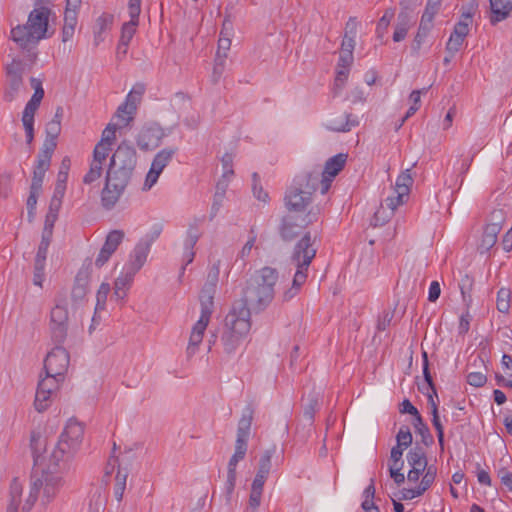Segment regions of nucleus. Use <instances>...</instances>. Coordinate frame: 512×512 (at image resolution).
Here are the masks:
<instances>
[{"label":"nucleus","instance_id":"nucleus-50","mask_svg":"<svg viewBox=\"0 0 512 512\" xmlns=\"http://www.w3.org/2000/svg\"><path fill=\"white\" fill-rule=\"evenodd\" d=\"M394 16H395L394 8H388L385 10L383 16L380 18V20L377 24L376 32H377L378 37H380V38L383 37L384 33H386V31L390 25V22L394 18Z\"/></svg>","mask_w":512,"mask_h":512},{"label":"nucleus","instance_id":"nucleus-8","mask_svg":"<svg viewBox=\"0 0 512 512\" xmlns=\"http://www.w3.org/2000/svg\"><path fill=\"white\" fill-rule=\"evenodd\" d=\"M61 486V477L54 475L53 472L45 473L41 477H32L29 495L22 506L23 512L31 511L37 501L40 489L43 487V497L46 502L51 501L55 496L58 488Z\"/></svg>","mask_w":512,"mask_h":512},{"label":"nucleus","instance_id":"nucleus-23","mask_svg":"<svg viewBox=\"0 0 512 512\" xmlns=\"http://www.w3.org/2000/svg\"><path fill=\"white\" fill-rule=\"evenodd\" d=\"M89 283V273L86 270H80L74 281V285L71 292V297L74 302H80L84 300Z\"/></svg>","mask_w":512,"mask_h":512},{"label":"nucleus","instance_id":"nucleus-64","mask_svg":"<svg viewBox=\"0 0 512 512\" xmlns=\"http://www.w3.org/2000/svg\"><path fill=\"white\" fill-rule=\"evenodd\" d=\"M466 380L471 386L482 387L487 382V376L482 372H470L467 374Z\"/></svg>","mask_w":512,"mask_h":512},{"label":"nucleus","instance_id":"nucleus-2","mask_svg":"<svg viewBox=\"0 0 512 512\" xmlns=\"http://www.w3.org/2000/svg\"><path fill=\"white\" fill-rule=\"evenodd\" d=\"M50 8L34 7L26 24L11 29V39L23 50L31 52L40 40L47 37Z\"/></svg>","mask_w":512,"mask_h":512},{"label":"nucleus","instance_id":"nucleus-42","mask_svg":"<svg viewBox=\"0 0 512 512\" xmlns=\"http://www.w3.org/2000/svg\"><path fill=\"white\" fill-rule=\"evenodd\" d=\"M112 23L113 16L110 14H102L100 17H98L94 31L96 45H98V43L103 40L101 37L102 33L108 29Z\"/></svg>","mask_w":512,"mask_h":512},{"label":"nucleus","instance_id":"nucleus-37","mask_svg":"<svg viewBox=\"0 0 512 512\" xmlns=\"http://www.w3.org/2000/svg\"><path fill=\"white\" fill-rule=\"evenodd\" d=\"M413 184V178L411 175V169H406L396 179L394 193L408 196L410 187Z\"/></svg>","mask_w":512,"mask_h":512},{"label":"nucleus","instance_id":"nucleus-22","mask_svg":"<svg viewBox=\"0 0 512 512\" xmlns=\"http://www.w3.org/2000/svg\"><path fill=\"white\" fill-rule=\"evenodd\" d=\"M133 173L120 170L109 166L106 176V184L117 188L118 191H123L127 187Z\"/></svg>","mask_w":512,"mask_h":512},{"label":"nucleus","instance_id":"nucleus-52","mask_svg":"<svg viewBox=\"0 0 512 512\" xmlns=\"http://www.w3.org/2000/svg\"><path fill=\"white\" fill-rule=\"evenodd\" d=\"M111 291L109 283L103 282L96 295V312L103 311L105 309L108 294Z\"/></svg>","mask_w":512,"mask_h":512},{"label":"nucleus","instance_id":"nucleus-41","mask_svg":"<svg viewBox=\"0 0 512 512\" xmlns=\"http://www.w3.org/2000/svg\"><path fill=\"white\" fill-rule=\"evenodd\" d=\"M511 292L508 288L502 287L497 292L496 308L501 313H508L510 310Z\"/></svg>","mask_w":512,"mask_h":512},{"label":"nucleus","instance_id":"nucleus-18","mask_svg":"<svg viewBox=\"0 0 512 512\" xmlns=\"http://www.w3.org/2000/svg\"><path fill=\"white\" fill-rule=\"evenodd\" d=\"M253 414L254 409L252 408L251 405L245 407L242 416L238 422L237 437L235 442L248 445Z\"/></svg>","mask_w":512,"mask_h":512},{"label":"nucleus","instance_id":"nucleus-10","mask_svg":"<svg viewBox=\"0 0 512 512\" xmlns=\"http://www.w3.org/2000/svg\"><path fill=\"white\" fill-rule=\"evenodd\" d=\"M69 353L62 346L57 344L46 356L44 360V370L49 376L64 378L69 366Z\"/></svg>","mask_w":512,"mask_h":512},{"label":"nucleus","instance_id":"nucleus-5","mask_svg":"<svg viewBox=\"0 0 512 512\" xmlns=\"http://www.w3.org/2000/svg\"><path fill=\"white\" fill-rule=\"evenodd\" d=\"M251 328L250 312L244 304H234L224 320V330L221 342L225 353L236 351Z\"/></svg>","mask_w":512,"mask_h":512},{"label":"nucleus","instance_id":"nucleus-58","mask_svg":"<svg viewBox=\"0 0 512 512\" xmlns=\"http://www.w3.org/2000/svg\"><path fill=\"white\" fill-rule=\"evenodd\" d=\"M463 20L457 22L454 26L452 34L465 38L469 33V21L471 20V14H463Z\"/></svg>","mask_w":512,"mask_h":512},{"label":"nucleus","instance_id":"nucleus-63","mask_svg":"<svg viewBox=\"0 0 512 512\" xmlns=\"http://www.w3.org/2000/svg\"><path fill=\"white\" fill-rule=\"evenodd\" d=\"M464 39L465 38L456 36L454 34L450 35V38L446 44V50L448 54H451V57H453L455 53H457L460 50L464 42Z\"/></svg>","mask_w":512,"mask_h":512},{"label":"nucleus","instance_id":"nucleus-61","mask_svg":"<svg viewBox=\"0 0 512 512\" xmlns=\"http://www.w3.org/2000/svg\"><path fill=\"white\" fill-rule=\"evenodd\" d=\"M127 473L122 474L119 470L115 477L114 495L118 501H121L126 487Z\"/></svg>","mask_w":512,"mask_h":512},{"label":"nucleus","instance_id":"nucleus-11","mask_svg":"<svg viewBox=\"0 0 512 512\" xmlns=\"http://www.w3.org/2000/svg\"><path fill=\"white\" fill-rule=\"evenodd\" d=\"M317 214L318 210L314 211L311 209L299 223L297 222V218L293 215L284 216L279 228L281 238L288 242L294 240L301 233L303 228L317 220Z\"/></svg>","mask_w":512,"mask_h":512},{"label":"nucleus","instance_id":"nucleus-51","mask_svg":"<svg viewBox=\"0 0 512 512\" xmlns=\"http://www.w3.org/2000/svg\"><path fill=\"white\" fill-rule=\"evenodd\" d=\"M63 380H64V378H61L58 376L57 377L49 376L46 374V376L44 378L40 379L37 387L42 388L43 390L54 394V392L59 387V383L62 382Z\"/></svg>","mask_w":512,"mask_h":512},{"label":"nucleus","instance_id":"nucleus-31","mask_svg":"<svg viewBox=\"0 0 512 512\" xmlns=\"http://www.w3.org/2000/svg\"><path fill=\"white\" fill-rule=\"evenodd\" d=\"M406 458H407V462L411 466V468L426 469L428 466L425 451L419 445H416L415 447H413L407 453Z\"/></svg>","mask_w":512,"mask_h":512},{"label":"nucleus","instance_id":"nucleus-32","mask_svg":"<svg viewBox=\"0 0 512 512\" xmlns=\"http://www.w3.org/2000/svg\"><path fill=\"white\" fill-rule=\"evenodd\" d=\"M50 165L51 162L37 159L31 182V188L33 190H41L45 174L49 169Z\"/></svg>","mask_w":512,"mask_h":512},{"label":"nucleus","instance_id":"nucleus-3","mask_svg":"<svg viewBox=\"0 0 512 512\" xmlns=\"http://www.w3.org/2000/svg\"><path fill=\"white\" fill-rule=\"evenodd\" d=\"M84 437V426L75 419H70L51 454L50 463L54 472H62L69 468V461L79 451Z\"/></svg>","mask_w":512,"mask_h":512},{"label":"nucleus","instance_id":"nucleus-7","mask_svg":"<svg viewBox=\"0 0 512 512\" xmlns=\"http://www.w3.org/2000/svg\"><path fill=\"white\" fill-rule=\"evenodd\" d=\"M216 289L205 287L201 289L199 295V301L201 306V315L199 320L193 325L189 343L187 346V354L189 357L194 355L198 350L199 345L203 341L204 333L207 329V326L210 322L211 315L213 313L214 308V294Z\"/></svg>","mask_w":512,"mask_h":512},{"label":"nucleus","instance_id":"nucleus-43","mask_svg":"<svg viewBox=\"0 0 512 512\" xmlns=\"http://www.w3.org/2000/svg\"><path fill=\"white\" fill-rule=\"evenodd\" d=\"M124 238V232L121 230H113L111 231L105 240V243L102 248L110 251L112 254L117 250L118 246L121 244Z\"/></svg>","mask_w":512,"mask_h":512},{"label":"nucleus","instance_id":"nucleus-27","mask_svg":"<svg viewBox=\"0 0 512 512\" xmlns=\"http://www.w3.org/2000/svg\"><path fill=\"white\" fill-rule=\"evenodd\" d=\"M134 276V274L124 269V272L115 280L113 297L116 300H123L126 297L127 291L133 282Z\"/></svg>","mask_w":512,"mask_h":512},{"label":"nucleus","instance_id":"nucleus-16","mask_svg":"<svg viewBox=\"0 0 512 512\" xmlns=\"http://www.w3.org/2000/svg\"><path fill=\"white\" fill-rule=\"evenodd\" d=\"M248 445L235 442V452L229 460L227 467V479L225 490L227 497L230 498L236 485V467L237 464L245 458Z\"/></svg>","mask_w":512,"mask_h":512},{"label":"nucleus","instance_id":"nucleus-57","mask_svg":"<svg viewBox=\"0 0 512 512\" xmlns=\"http://www.w3.org/2000/svg\"><path fill=\"white\" fill-rule=\"evenodd\" d=\"M111 151V147L102 143H97L94 151H93V163H98V165H103L105 162L109 152Z\"/></svg>","mask_w":512,"mask_h":512},{"label":"nucleus","instance_id":"nucleus-34","mask_svg":"<svg viewBox=\"0 0 512 512\" xmlns=\"http://www.w3.org/2000/svg\"><path fill=\"white\" fill-rule=\"evenodd\" d=\"M123 194V191H118L117 188H113L108 184H105V187L102 191L101 201L102 205L105 209H112L115 204L118 202L119 198Z\"/></svg>","mask_w":512,"mask_h":512},{"label":"nucleus","instance_id":"nucleus-19","mask_svg":"<svg viewBox=\"0 0 512 512\" xmlns=\"http://www.w3.org/2000/svg\"><path fill=\"white\" fill-rule=\"evenodd\" d=\"M490 2V22L492 25L507 19L512 12L511 0H489Z\"/></svg>","mask_w":512,"mask_h":512},{"label":"nucleus","instance_id":"nucleus-30","mask_svg":"<svg viewBox=\"0 0 512 512\" xmlns=\"http://www.w3.org/2000/svg\"><path fill=\"white\" fill-rule=\"evenodd\" d=\"M138 23H139L138 19L130 18L129 22H126L123 24L122 29H121L120 40H119V43L117 46V54L118 55L120 54L122 47L128 48V45L136 32V27H137Z\"/></svg>","mask_w":512,"mask_h":512},{"label":"nucleus","instance_id":"nucleus-29","mask_svg":"<svg viewBox=\"0 0 512 512\" xmlns=\"http://www.w3.org/2000/svg\"><path fill=\"white\" fill-rule=\"evenodd\" d=\"M23 492V485L18 478L11 481L9 488V502L6 512H18L21 503V496Z\"/></svg>","mask_w":512,"mask_h":512},{"label":"nucleus","instance_id":"nucleus-53","mask_svg":"<svg viewBox=\"0 0 512 512\" xmlns=\"http://www.w3.org/2000/svg\"><path fill=\"white\" fill-rule=\"evenodd\" d=\"M120 128L118 124L109 123L102 132L101 140L98 143L112 146L116 140V131Z\"/></svg>","mask_w":512,"mask_h":512},{"label":"nucleus","instance_id":"nucleus-55","mask_svg":"<svg viewBox=\"0 0 512 512\" xmlns=\"http://www.w3.org/2000/svg\"><path fill=\"white\" fill-rule=\"evenodd\" d=\"M219 274H220V261H217L209 267L207 279H206L204 286L216 289L217 283L219 280Z\"/></svg>","mask_w":512,"mask_h":512},{"label":"nucleus","instance_id":"nucleus-9","mask_svg":"<svg viewBox=\"0 0 512 512\" xmlns=\"http://www.w3.org/2000/svg\"><path fill=\"white\" fill-rule=\"evenodd\" d=\"M69 313L64 300H57L50 312L49 329L52 340L63 344L68 332Z\"/></svg>","mask_w":512,"mask_h":512},{"label":"nucleus","instance_id":"nucleus-21","mask_svg":"<svg viewBox=\"0 0 512 512\" xmlns=\"http://www.w3.org/2000/svg\"><path fill=\"white\" fill-rule=\"evenodd\" d=\"M39 106L40 104L29 100L23 111L22 123L26 133L27 144H31L34 139V116Z\"/></svg>","mask_w":512,"mask_h":512},{"label":"nucleus","instance_id":"nucleus-33","mask_svg":"<svg viewBox=\"0 0 512 512\" xmlns=\"http://www.w3.org/2000/svg\"><path fill=\"white\" fill-rule=\"evenodd\" d=\"M428 404L431 407V414H432V424L437 432V438L440 445V448L444 449V428L441 423L439 414H438V405L432 398V395H429V401Z\"/></svg>","mask_w":512,"mask_h":512},{"label":"nucleus","instance_id":"nucleus-44","mask_svg":"<svg viewBox=\"0 0 512 512\" xmlns=\"http://www.w3.org/2000/svg\"><path fill=\"white\" fill-rule=\"evenodd\" d=\"M276 453V446H272L268 449H266L263 454L261 455L260 459H259V464H258V471L259 473H262V474H265V475H269L270 473V470H271V459L273 457V455Z\"/></svg>","mask_w":512,"mask_h":512},{"label":"nucleus","instance_id":"nucleus-24","mask_svg":"<svg viewBox=\"0 0 512 512\" xmlns=\"http://www.w3.org/2000/svg\"><path fill=\"white\" fill-rule=\"evenodd\" d=\"M415 23V15H408L406 12H400L397 17L393 40L400 42L405 39L408 30Z\"/></svg>","mask_w":512,"mask_h":512},{"label":"nucleus","instance_id":"nucleus-46","mask_svg":"<svg viewBox=\"0 0 512 512\" xmlns=\"http://www.w3.org/2000/svg\"><path fill=\"white\" fill-rule=\"evenodd\" d=\"M7 85L6 98L11 101L23 85V76L7 74Z\"/></svg>","mask_w":512,"mask_h":512},{"label":"nucleus","instance_id":"nucleus-39","mask_svg":"<svg viewBox=\"0 0 512 512\" xmlns=\"http://www.w3.org/2000/svg\"><path fill=\"white\" fill-rule=\"evenodd\" d=\"M413 425L416 432L421 436V441L423 442L424 445L429 446L433 444V436L430 433L428 426L423 422L421 416H417V418H414Z\"/></svg>","mask_w":512,"mask_h":512},{"label":"nucleus","instance_id":"nucleus-20","mask_svg":"<svg viewBox=\"0 0 512 512\" xmlns=\"http://www.w3.org/2000/svg\"><path fill=\"white\" fill-rule=\"evenodd\" d=\"M359 125V119L352 113H344L333 117L328 124V129L335 132H349L353 127Z\"/></svg>","mask_w":512,"mask_h":512},{"label":"nucleus","instance_id":"nucleus-47","mask_svg":"<svg viewBox=\"0 0 512 512\" xmlns=\"http://www.w3.org/2000/svg\"><path fill=\"white\" fill-rule=\"evenodd\" d=\"M129 104H121L114 115V118L118 120L119 127H125L134 119L135 113H130Z\"/></svg>","mask_w":512,"mask_h":512},{"label":"nucleus","instance_id":"nucleus-17","mask_svg":"<svg viewBox=\"0 0 512 512\" xmlns=\"http://www.w3.org/2000/svg\"><path fill=\"white\" fill-rule=\"evenodd\" d=\"M150 250L149 243H138L133 249L129 262L126 264L125 268L132 274L136 275V273L142 268L145 264L148 253Z\"/></svg>","mask_w":512,"mask_h":512},{"label":"nucleus","instance_id":"nucleus-1","mask_svg":"<svg viewBox=\"0 0 512 512\" xmlns=\"http://www.w3.org/2000/svg\"><path fill=\"white\" fill-rule=\"evenodd\" d=\"M277 281L278 271L275 268H261L247 281L242 300L236 304H244L250 313L251 310L265 309L274 298V286Z\"/></svg>","mask_w":512,"mask_h":512},{"label":"nucleus","instance_id":"nucleus-25","mask_svg":"<svg viewBox=\"0 0 512 512\" xmlns=\"http://www.w3.org/2000/svg\"><path fill=\"white\" fill-rule=\"evenodd\" d=\"M432 28L433 18H430V14H423L412 45V49L415 52H418L420 50L422 44L424 43L426 37L428 36Z\"/></svg>","mask_w":512,"mask_h":512},{"label":"nucleus","instance_id":"nucleus-36","mask_svg":"<svg viewBox=\"0 0 512 512\" xmlns=\"http://www.w3.org/2000/svg\"><path fill=\"white\" fill-rule=\"evenodd\" d=\"M499 232L500 230H498L496 226H490L488 224L485 226L480 244L482 253L489 251L496 244Z\"/></svg>","mask_w":512,"mask_h":512},{"label":"nucleus","instance_id":"nucleus-54","mask_svg":"<svg viewBox=\"0 0 512 512\" xmlns=\"http://www.w3.org/2000/svg\"><path fill=\"white\" fill-rule=\"evenodd\" d=\"M252 191L253 195L263 203H267L269 200L268 193L263 189L260 184V178L257 173H253L252 175Z\"/></svg>","mask_w":512,"mask_h":512},{"label":"nucleus","instance_id":"nucleus-15","mask_svg":"<svg viewBox=\"0 0 512 512\" xmlns=\"http://www.w3.org/2000/svg\"><path fill=\"white\" fill-rule=\"evenodd\" d=\"M165 136L163 129L157 124L146 125L139 131L136 143L140 150L155 149Z\"/></svg>","mask_w":512,"mask_h":512},{"label":"nucleus","instance_id":"nucleus-45","mask_svg":"<svg viewBox=\"0 0 512 512\" xmlns=\"http://www.w3.org/2000/svg\"><path fill=\"white\" fill-rule=\"evenodd\" d=\"M47 256L36 254L34 260V276L33 283L36 286L42 287L44 279V268Z\"/></svg>","mask_w":512,"mask_h":512},{"label":"nucleus","instance_id":"nucleus-6","mask_svg":"<svg viewBox=\"0 0 512 512\" xmlns=\"http://www.w3.org/2000/svg\"><path fill=\"white\" fill-rule=\"evenodd\" d=\"M315 256L316 249L312 245L311 235L308 232L294 247L291 261L296 266V272L292 286L282 294L283 301H290L299 293L302 285L306 282L308 268Z\"/></svg>","mask_w":512,"mask_h":512},{"label":"nucleus","instance_id":"nucleus-59","mask_svg":"<svg viewBox=\"0 0 512 512\" xmlns=\"http://www.w3.org/2000/svg\"><path fill=\"white\" fill-rule=\"evenodd\" d=\"M423 473L424 475L419 485L424 491H427L436 478L437 469L435 466L430 465L427 466Z\"/></svg>","mask_w":512,"mask_h":512},{"label":"nucleus","instance_id":"nucleus-12","mask_svg":"<svg viewBox=\"0 0 512 512\" xmlns=\"http://www.w3.org/2000/svg\"><path fill=\"white\" fill-rule=\"evenodd\" d=\"M177 152L176 147H167L160 150L153 158L150 170L146 175L143 185L144 190L151 189L158 181L159 176L165 167L172 161Z\"/></svg>","mask_w":512,"mask_h":512},{"label":"nucleus","instance_id":"nucleus-60","mask_svg":"<svg viewBox=\"0 0 512 512\" xmlns=\"http://www.w3.org/2000/svg\"><path fill=\"white\" fill-rule=\"evenodd\" d=\"M226 56L219 54L215 56L213 72H212V81L217 83L221 78L224 68H225Z\"/></svg>","mask_w":512,"mask_h":512},{"label":"nucleus","instance_id":"nucleus-35","mask_svg":"<svg viewBox=\"0 0 512 512\" xmlns=\"http://www.w3.org/2000/svg\"><path fill=\"white\" fill-rule=\"evenodd\" d=\"M458 285L462 295L463 303L466 307H470L472 304L471 293L474 286V279L470 275L464 274L461 276Z\"/></svg>","mask_w":512,"mask_h":512},{"label":"nucleus","instance_id":"nucleus-28","mask_svg":"<svg viewBox=\"0 0 512 512\" xmlns=\"http://www.w3.org/2000/svg\"><path fill=\"white\" fill-rule=\"evenodd\" d=\"M76 25L77 11H75V9L66 8L62 27V42L65 43L73 38Z\"/></svg>","mask_w":512,"mask_h":512},{"label":"nucleus","instance_id":"nucleus-13","mask_svg":"<svg viewBox=\"0 0 512 512\" xmlns=\"http://www.w3.org/2000/svg\"><path fill=\"white\" fill-rule=\"evenodd\" d=\"M136 163V150L126 141H123L113 153L109 166L127 171L128 173H133Z\"/></svg>","mask_w":512,"mask_h":512},{"label":"nucleus","instance_id":"nucleus-56","mask_svg":"<svg viewBox=\"0 0 512 512\" xmlns=\"http://www.w3.org/2000/svg\"><path fill=\"white\" fill-rule=\"evenodd\" d=\"M397 445L406 449L408 448L413 441V437L411 431L408 426H401L397 435H396Z\"/></svg>","mask_w":512,"mask_h":512},{"label":"nucleus","instance_id":"nucleus-4","mask_svg":"<svg viewBox=\"0 0 512 512\" xmlns=\"http://www.w3.org/2000/svg\"><path fill=\"white\" fill-rule=\"evenodd\" d=\"M320 170L304 171L297 175L285 194V206L290 212H302L312 202L319 186Z\"/></svg>","mask_w":512,"mask_h":512},{"label":"nucleus","instance_id":"nucleus-48","mask_svg":"<svg viewBox=\"0 0 512 512\" xmlns=\"http://www.w3.org/2000/svg\"><path fill=\"white\" fill-rule=\"evenodd\" d=\"M57 139L46 137L37 159L51 162L52 155L57 146Z\"/></svg>","mask_w":512,"mask_h":512},{"label":"nucleus","instance_id":"nucleus-49","mask_svg":"<svg viewBox=\"0 0 512 512\" xmlns=\"http://www.w3.org/2000/svg\"><path fill=\"white\" fill-rule=\"evenodd\" d=\"M423 375H424L425 384L420 386L419 390L422 393L426 394L428 398H429V395H432V397L437 396V392H436V388L433 383L432 375L430 373V369H429V366H427V364L424 365V367H423Z\"/></svg>","mask_w":512,"mask_h":512},{"label":"nucleus","instance_id":"nucleus-26","mask_svg":"<svg viewBox=\"0 0 512 512\" xmlns=\"http://www.w3.org/2000/svg\"><path fill=\"white\" fill-rule=\"evenodd\" d=\"M404 197L406 196L400 195L399 193H395V195L387 197L384 200V203L381 204V208L374 214V225L377 226L385 223V218L381 217L384 207H387L390 210V215H392L397 207L404 203Z\"/></svg>","mask_w":512,"mask_h":512},{"label":"nucleus","instance_id":"nucleus-14","mask_svg":"<svg viewBox=\"0 0 512 512\" xmlns=\"http://www.w3.org/2000/svg\"><path fill=\"white\" fill-rule=\"evenodd\" d=\"M347 157V154L339 153L326 161L324 170L322 172L320 171L319 175V184L322 194L328 192L333 178L344 168Z\"/></svg>","mask_w":512,"mask_h":512},{"label":"nucleus","instance_id":"nucleus-40","mask_svg":"<svg viewBox=\"0 0 512 512\" xmlns=\"http://www.w3.org/2000/svg\"><path fill=\"white\" fill-rule=\"evenodd\" d=\"M52 393L37 387L34 406L38 412L45 411L52 403Z\"/></svg>","mask_w":512,"mask_h":512},{"label":"nucleus","instance_id":"nucleus-62","mask_svg":"<svg viewBox=\"0 0 512 512\" xmlns=\"http://www.w3.org/2000/svg\"><path fill=\"white\" fill-rule=\"evenodd\" d=\"M31 87L34 89V94L31 97V101L41 104V101L44 97V89L42 86V81L38 78L31 77L30 78Z\"/></svg>","mask_w":512,"mask_h":512},{"label":"nucleus","instance_id":"nucleus-38","mask_svg":"<svg viewBox=\"0 0 512 512\" xmlns=\"http://www.w3.org/2000/svg\"><path fill=\"white\" fill-rule=\"evenodd\" d=\"M200 238V233L196 226L191 225L187 231V237L185 240V247L187 250V262L186 265L191 263L194 259L195 253L193 252V248L196 245L198 239Z\"/></svg>","mask_w":512,"mask_h":512}]
</instances>
